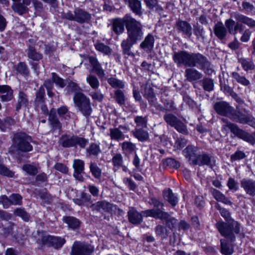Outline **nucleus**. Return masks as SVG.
I'll list each match as a JSON object with an SVG mask.
<instances>
[{
    "instance_id": "680f3d73",
    "label": "nucleus",
    "mask_w": 255,
    "mask_h": 255,
    "mask_svg": "<svg viewBox=\"0 0 255 255\" xmlns=\"http://www.w3.org/2000/svg\"><path fill=\"white\" fill-rule=\"evenodd\" d=\"M203 88L204 90L210 92L214 89V81L210 78H205L202 81Z\"/></svg>"
},
{
    "instance_id": "6e6d98bb",
    "label": "nucleus",
    "mask_w": 255,
    "mask_h": 255,
    "mask_svg": "<svg viewBox=\"0 0 255 255\" xmlns=\"http://www.w3.org/2000/svg\"><path fill=\"white\" fill-rule=\"evenodd\" d=\"M15 70L17 73L24 76H27L29 74L28 68L24 62H21L16 65Z\"/></svg>"
},
{
    "instance_id": "a19ab883",
    "label": "nucleus",
    "mask_w": 255,
    "mask_h": 255,
    "mask_svg": "<svg viewBox=\"0 0 255 255\" xmlns=\"http://www.w3.org/2000/svg\"><path fill=\"white\" fill-rule=\"evenodd\" d=\"M131 10L137 15H141V3L139 0H128L127 1Z\"/></svg>"
},
{
    "instance_id": "f8f14e48",
    "label": "nucleus",
    "mask_w": 255,
    "mask_h": 255,
    "mask_svg": "<svg viewBox=\"0 0 255 255\" xmlns=\"http://www.w3.org/2000/svg\"><path fill=\"white\" fill-rule=\"evenodd\" d=\"M132 17L129 14L125 15L122 18H117L113 20L112 28L117 34H122L125 30L124 26L127 29L128 21L131 20Z\"/></svg>"
},
{
    "instance_id": "4c0bfd02",
    "label": "nucleus",
    "mask_w": 255,
    "mask_h": 255,
    "mask_svg": "<svg viewBox=\"0 0 255 255\" xmlns=\"http://www.w3.org/2000/svg\"><path fill=\"white\" fill-rule=\"evenodd\" d=\"M164 199L172 206H175L178 202V198L170 189L164 190L163 192Z\"/></svg>"
},
{
    "instance_id": "c9c22d12",
    "label": "nucleus",
    "mask_w": 255,
    "mask_h": 255,
    "mask_svg": "<svg viewBox=\"0 0 255 255\" xmlns=\"http://www.w3.org/2000/svg\"><path fill=\"white\" fill-rule=\"evenodd\" d=\"M132 132L133 136L140 141L143 142L149 138L148 132L142 128H135Z\"/></svg>"
},
{
    "instance_id": "39448f33",
    "label": "nucleus",
    "mask_w": 255,
    "mask_h": 255,
    "mask_svg": "<svg viewBox=\"0 0 255 255\" xmlns=\"http://www.w3.org/2000/svg\"><path fill=\"white\" fill-rule=\"evenodd\" d=\"M63 17L69 20L83 24L89 23L91 20L92 15L88 11L83 9L76 8L74 9L73 12L68 11L64 13Z\"/></svg>"
},
{
    "instance_id": "de8ad7c7",
    "label": "nucleus",
    "mask_w": 255,
    "mask_h": 255,
    "mask_svg": "<svg viewBox=\"0 0 255 255\" xmlns=\"http://www.w3.org/2000/svg\"><path fill=\"white\" fill-rule=\"evenodd\" d=\"M63 221L65 222L68 227L72 229H75L80 225L79 221L73 217H64Z\"/></svg>"
},
{
    "instance_id": "052dcab7",
    "label": "nucleus",
    "mask_w": 255,
    "mask_h": 255,
    "mask_svg": "<svg viewBox=\"0 0 255 255\" xmlns=\"http://www.w3.org/2000/svg\"><path fill=\"white\" fill-rule=\"evenodd\" d=\"M114 94L116 101L120 105H125L126 98L124 92L121 90H117Z\"/></svg>"
},
{
    "instance_id": "4be33fe9",
    "label": "nucleus",
    "mask_w": 255,
    "mask_h": 255,
    "mask_svg": "<svg viewBox=\"0 0 255 255\" xmlns=\"http://www.w3.org/2000/svg\"><path fill=\"white\" fill-rule=\"evenodd\" d=\"M89 61L92 66V71L95 72L100 78H103L105 76L104 70L102 68L101 64L96 57L90 56Z\"/></svg>"
},
{
    "instance_id": "e433bc0d",
    "label": "nucleus",
    "mask_w": 255,
    "mask_h": 255,
    "mask_svg": "<svg viewBox=\"0 0 255 255\" xmlns=\"http://www.w3.org/2000/svg\"><path fill=\"white\" fill-rule=\"evenodd\" d=\"M122 151L125 154H129L135 152L136 150L135 144L130 141H124L120 144Z\"/></svg>"
},
{
    "instance_id": "1a4fd4ad",
    "label": "nucleus",
    "mask_w": 255,
    "mask_h": 255,
    "mask_svg": "<svg viewBox=\"0 0 255 255\" xmlns=\"http://www.w3.org/2000/svg\"><path fill=\"white\" fill-rule=\"evenodd\" d=\"M230 119L241 124H247L252 127H255L254 118L245 110L244 111H237L234 109Z\"/></svg>"
},
{
    "instance_id": "2eb2a0df",
    "label": "nucleus",
    "mask_w": 255,
    "mask_h": 255,
    "mask_svg": "<svg viewBox=\"0 0 255 255\" xmlns=\"http://www.w3.org/2000/svg\"><path fill=\"white\" fill-rule=\"evenodd\" d=\"M214 109L217 114L222 116H227L230 118L234 108L226 102H217L214 104Z\"/></svg>"
},
{
    "instance_id": "37998d69",
    "label": "nucleus",
    "mask_w": 255,
    "mask_h": 255,
    "mask_svg": "<svg viewBox=\"0 0 255 255\" xmlns=\"http://www.w3.org/2000/svg\"><path fill=\"white\" fill-rule=\"evenodd\" d=\"M108 84L114 89L117 90L123 89L125 87V82L115 77H110L107 80Z\"/></svg>"
},
{
    "instance_id": "7c9ffc66",
    "label": "nucleus",
    "mask_w": 255,
    "mask_h": 255,
    "mask_svg": "<svg viewBox=\"0 0 255 255\" xmlns=\"http://www.w3.org/2000/svg\"><path fill=\"white\" fill-rule=\"evenodd\" d=\"M101 152L100 144L95 142L90 143L86 149V156L88 157H97Z\"/></svg>"
},
{
    "instance_id": "dca6fc26",
    "label": "nucleus",
    "mask_w": 255,
    "mask_h": 255,
    "mask_svg": "<svg viewBox=\"0 0 255 255\" xmlns=\"http://www.w3.org/2000/svg\"><path fill=\"white\" fill-rule=\"evenodd\" d=\"M199 148L193 145H188L182 151L184 157L188 160L190 164H193L194 160L199 155Z\"/></svg>"
},
{
    "instance_id": "0e129e2a",
    "label": "nucleus",
    "mask_w": 255,
    "mask_h": 255,
    "mask_svg": "<svg viewBox=\"0 0 255 255\" xmlns=\"http://www.w3.org/2000/svg\"><path fill=\"white\" fill-rule=\"evenodd\" d=\"M160 219L161 220H165L166 226L171 230L174 229L177 225V220L174 217H170L169 214L168 218Z\"/></svg>"
},
{
    "instance_id": "5701e85b",
    "label": "nucleus",
    "mask_w": 255,
    "mask_h": 255,
    "mask_svg": "<svg viewBox=\"0 0 255 255\" xmlns=\"http://www.w3.org/2000/svg\"><path fill=\"white\" fill-rule=\"evenodd\" d=\"M92 210L97 211H104L109 212L112 210L113 205L105 200L98 201L94 204H92L90 207Z\"/></svg>"
},
{
    "instance_id": "f03ea898",
    "label": "nucleus",
    "mask_w": 255,
    "mask_h": 255,
    "mask_svg": "<svg viewBox=\"0 0 255 255\" xmlns=\"http://www.w3.org/2000/svg\"><path fill=\"white\" fill-rule=\"evenodd\" d=\"M221 121L223 124L222 127L223 130L227 131L230 129L238 137L252 144L255 143V132L250 134L242 129L240 128L237 125L230 122L226 119L222 118Z\"/></svg>"
},
{
    "instance_id": "13d9d810",
    "label": "nucleus",
    "mask_w": 255,
    "mask_h": 255,
    "mask_svg": "<svg viewBox=\"0 0 255 255\" xmlns=\"http://www.w3.org/2000/svg\"><path fill=\"white\" fill-rule=\"evenodd\" d=\"M165 122L171 127H173L179 119L174 115L170 113L165 114L163 116Z\"/></svg>"
},
{
    "instance_id": "3c124183",
    "label": "nucleus",
    "mask_w": 255,
    "mask_h": 255,
    "mask_svg": "<svg viewBox=\"0 0 255 255\" xmlns=\"http://www.w3.org/2000/svg\"><path fill=\"white\" fill-rule=\"evenodd\" d=\"M14 123V120L10 117H6L3 121L0 119V129L2 131H5L6 129L10 128Z\"/></svg>"
},
{
    "instance_id": "f704fd0d",
    "label": "nucleus",
    "mask_w": 255,
    "mask_h": 255,
    "mask_svg": "<svg viewBox=\"0 0 255 255\" xmlns=\"http://www.w3.org/2000/svg\"><path fill=\"white\" fill-rule=\"evenodd\" d=\"M221 253L224 255H231L234 252V246L225 239L220 240Z\"/></svg>"
},
{
    "instance_id": "393cba45",
    "label": "nucleus",
    "mask_w": 255,
    "mask_h": 255,
    "mask_svg": "<svg viewBox=\"0 0 255 255\" xmlns=\"http://www.w3.org/2000/svg\"><path fill=\"white\" fill-rule=\"evenodd\" d=\"M13 91L8 85H0V97L2 102H8L13 98Z\"/></svg>"
},
{
    "instance_id": "ea45409f",
    "label": "nucleus",
    "mask_w": 255,
    "mask_h": 255,
    "mask_svg": "<svg viewBox=\"0 0 255 255\" xmlns=\"http://www.w3.org/2000/svg\"><path fill=\"white\" fill-rule=\"evenodd\" d=\"M112 162L113 165V170L115 171L119 170L123 164L124 159L123 155L120 153L115 154L112 159Z\"/></svg>"
},
{
    "instance_id": "423d86ee",
    "label": "nucleus",
    "mask_w": 255,
    "mask_h": 255,
    "mask_svg": "<svg viewBox=\"0 0 255 255\" xmlns=\"http://www.w3.org/2000/svg\"><path fill=\"white\" fill-rule=\"evenodd\" d=\"M75 105L85 116H89L92 113L90 100L83 93L76 92L73 97Z\"/></svg>"
},
{
    "instance_id": "49530a36",
    "label": "nucleus",
    "mask_w": 255,
    "mask_h": 255,
    "mask_svg": "<svg viewBox=\"0 0 255 255\" xmlns=\"http://www.w3.org/2000/svg\"><path fill=\"white\" fill-rule=\"evenodd\" d=\"M94 46L97 51L103 53L105 55H109L111 54L112 52V49L109 46L104 44L99 40L95 43Z\"/></svg>"
},
{
    "instance_id": "c85d7f7f",
    "label": "nucleus",
    "mask_w": 255,
    "mask_h": 255,
    "mask_svg": "<svg viewBox=\"0 0 255 255\" xmlns=\"http://www.w3.org/2000/svg\"><path fill=\"white\" fill-rule=\"evenodd\" d=\"M28 104V98L27 94L23 91L20 90L18 92L15 109L18 111L22 107H26Z\"/></svg>"
},
{
    "instance_id": "338daca9",
    "label": "nucleus",
    "mask_w": 255,
    "mask_h": 255,
    "mask_svg": "<svg viewBox=\"0 0 255 255\" xmlns=\"http://www.w3.org/2000/svg\"><path fill=\"white\" fill-rule=\"evenodd\" d=\"M14 214L15 215L21 217L25 221H27L29 220V216L23 209H16L14 211Z\"/></svg>"
},
{
    "instance_id": "a18cd8bd",
    "label": "nucleus",
    "mask_w": 255,
    "mask_h": 255,
    "mask_svg": "<svg viewBox=\"0 0 255 255\" xmlns=\"http://www.w3.org/2000/svg\"><path fill=\"white\" fill-rule=\"evenodd\" d=\"M86 82L93 90H98L100 86L99 80L98 78L94 75H88L86 78Z\"/></svg>"
},
{
    "instance_id": "0eeeda50",
    "label": "nucleus",
    "mask_w": 255,
    "mask_h": 255,
    "mask_svg": "<svg viewBox=\"0 0 255 255\" xmlns=\"http://www.w3.org/2000/svg\"><path fill=\"white\" fill-rule=\"evenodd\" d=\"M197 67L208 74L212 71L211 63L207 57L200 53H191L189 67Z\"/></svg>"
},
{
    "instance_id": "6ab92c4d",
    "label": "nucleus",
    "mask_w": 255,
    "mask_h": 255,
    "mask_svg": "<svg viewBox=\"0 0 255 255\" xmlns=\"http://www.w3.org/2000/svg\"><path fill=\"white\" fill-rule=\"evenodd\" d=\"M73 167L74 171L73 173L74 177L77 180L82 181L83 176L82 175L84 173L85 169V162L83 160L77 159L73 161Z\"/></svg>"
},
{
    "instance_id": "412c9836",
    "label": "nucleus",
    "mask_w": 255,
    "mask_h": 255,
    "mask_svg": "<svg viewBox=\"0 0 255 255\" xmlns=\"http://www.w3.org/2000/svg\"><path fill=\"white\" fill-rule=\"evenodd\" d=\"M128 216L129 222L134 225L139 224L142 221V217L144 216L143 211L138 212L134 208H129L128 212Z\"/></svg>"
},
{
    "instance_id": "5fc2aeb1",
    "label": "nucleus",
    "mask_w": 255,
    "mask_h": 255,
    "mask_svg": "<svg viewBox=\"0 0 255 255\" xmlns=\"http://www.w3.org/2000/svg\"><path fill=\"white\" fill-rule=\"evenodd\" d=\"M240 62L245 71H247L249 70H253L255 68V65L253 61L250 59L241 58L240 59Z\"/></svg>"
},
{
    "instance_id": "f257e3e1",
    "label": "nucleus",
    "mask_w": 255,
    "mask_h": 255,
    "mask_svg": "<svg viewBox=\"0 0 255 255\" xmlns=\"http://www.w3.org/2000/svg\"><path fill=\"white\" fill-rule=\"evenodd\" d=\"M215 207L220 211L221 216L228 222H218L216 224V227L222 236L231 242H234L236 240V235L240 233V224L234 220L229 222L231 217L229 211L221 208L219 204H217Z\"/></svg>"
},
{
    "instance_id": "aec40b11",
    "label": "nucleus",
    "mask_w": 255,
    "mask_h": 255,
    "mask_svg": "<svg viewBox=\"0 0 255 255\" xmlns=\"http://www.w3.org/2000/svg\"><path fill=\"white\" fill-rule=\"evenodd\" d=\"M241 186L247 194L251 196H255V180L243 178L241 181Z\"/></svg>"
},
{
    "instance_id": "c756f323",
    "label": "nucleus",
    "mask_w": 255,
    "mask_h": 255,
    "mask_svg": "<svg viewBox=\"0 0 255 255\" xmlns=\"http://www.w3.org/2000/svg\"><path fill=\"white\" fill-rule=\"evenodd\" d=\"M210 191L214 198L217 201L221 202L226 205H231L232 204V202L230 200V199L226 197V196L220 191L213 188H211L210 189Z\"/></svg>"
},
{
    "instance_id": "bf43d9fd",
    "label": "nucleus",
    "mask_w": 255,
    "mask_h": 255,
    "mask_svg": "<svg viewBox=\"0 0 255 255\" xmlns=\"http://www.w3.org/2000/svg\"><path fill=\"white\" fill-rule=\"evenodd\" d=\"M22 168L24 171L26 172L27 174L31 176H34L38 173L37 168L32 164H24Z\"/></svg>"
},
{
    "instance_id": "7ed1b4c3",
    "label": "nucleus",
    "mask_w": 255,
    "mask_h": 255,
    "mask_svg": "<svg viewBox=\"0 0 255 255\" xmlns=\"http://www.w3.org/2000/svg\"><path fill=\"white\" fill-rule=\"evenodd\" d=\"M128 22L127 30L128 37L126 40L136 44L141 40L143 37V25L139 21L136 20L133 17L131 21Z\"/></svg>"
},
{
    "instance_id": "c03bdc74",
    "label": "nucleus",
    "mask_w": 255,
    "mask_h": 255,
    "mask_svg": "<svg viewBox=\"0 0 255 255\" xmlns=\"http://www.w3.org/2000/svg\"><path fill=\"white\" fill-rule=\"evenodd\" d=\"M60 143L63 147L70 148L74 147V135H63L60 139Z\"/></svg>"
},
{
    "instance_id": "ddd939ff",
    "label": "nucleus",
    "mask_w": 255,
    "mask_h": 255,
    "mask_svg": "<svg viewBox=\"0 0 255 255\" xmlns=\"http://www.w3.org/2000/svg\"><path fill=\"white\" fill-rule=\"evenodd\" d=\"M190 53L184 50L176 52L173 54V60L178 67H189Z\"/></svg>"
},
{
    "instance_id": "2f4dec72",
    "label": "nucleus",
    "mask_w": 255,
    "mask_h": 255,
    "mask_svg": "<svg viewBox=\"0 0 255 255\" xmlns=\"http://www.w3.org/2000/svg\"><path fill=\"white\" fill-rule=\"evenodd\" d=\"M154 38L153 36L149 33L145 37L143 41L140 44V48L146 50L150 51L154 47Z\"/></svg>"
},
{
    "instance_id": "72a5a7b5",
    "label": "nucleus",
    "mask_w": 255,
    "mask_h": 255,
    "mask_svg": "<svg viewBox=\"0 0 255 255\" xmlns=\"http://www.w3.org/2000/svg\"><path fill=\"white\" fill-rule=\"evenodd\" d=\"M25 52L28 58L32 61H38L42 58V55L37 52L33 46L29 45Z\"/></svg>"
},
{
    "instance_id": "774afa93",
    "label": "nucleus",
    "mask_w": 255,
    "mask_h": 255,
    "mask_svg": "<svg viewBox=\"0 0 255 255\" xmlns=\"http://www.w3.org/2000/svg\"><path fill=\"white\" fill-rule=\"evenodd\" d=\"M144 97L148 101L149 104L153 103V101L156 99L155 94L151 88L145 89Z\"/></svg>"
},
{
    "instance_id": "f3484780",
    "label": "nucleus",
    "mask_w": 255,
    "mask_h": 255,
    "mask_svg": "<svg viewBox=\"0 0 255 255\" xmlns=\"http://www.w3.org/2000/svg\"><path fill=\"white\" fill-rule=\"evenodd\" d=\"M31 0H22V2H12L11 9L19 15H22L29 11L28 6L30 4Z\"/></svg>"
},
{
    "instance_id": "bb28decb",
    "label": "nucleus",
    "mask_w": 255,
    "mask_h": 255,
    "mask_svg": "<svg viewBox=\"0 0 255 255\" xmlns=\"http://www.w3.org/2000/svg\"><path fill=\"white\" fill-rule=\"evenodd\" d=\"M120 128L127 129V128L126 126L122 125H120L118 128H111L109 129V135L112 140L120 141L125 139V135L120 130Z\"/></svg>"
},
{
    "instance_id": "a211bd4d",
    "label": "nucleus",
    "mask_w": 255,
    "mask_h": 255,
    "mask_svg": "<svg viewBox=\"0 0 255 255\" xmlns=\"http://www.w3.org/2000/svg\"><path fill=\"white\" fill-rule=\"evenodd\" d=\"M193 165H198L199 166L207 165L212 166L215 165V160L214 158L210 154L206 153L199 154L196 160H193Z\"/></svg>"
},
{
    "instance_id": "09e8293b",
    "label": "nucleus",
    "mask_w": 255,
    "mask_h": 255,
    "mask_svg": "<svg viewBox=\"0 0 255 255\" xmlns=\"http://www.w3.org/2000/svg\"><path fill=\"white\" fill-rule=\"evenodd\" d=\"M48 121L53 130H60L61 129L62 125L56 115L50 114Z\"/></svg>"
},
{
    "instance_id": "4468645a",
    "label": "nucleus",
    "mask_w": 255,
    "mask_h": 255,
    "mask_svg": "<svg viewBox=\"0 0 255 255\" xmlns=\"http://www.w3.org/2000/svg\"><path fill=\"white\" fill-rule=\"evenodd\" d=\"M177 31L181 33L185 38H190L192 35V27L190 23L187 21L178 19L175 23Z\"/></svg>"
},
{
    "instance_id": "9b49d317",
    "label": "nucleus",
    "mask_w": 255,
    "mask_h": 255,
    "mask_svg": "<svg viewBox=\"0 0 255 255\" xmlns=\"http://www.w3.org/2000/svg\"><path fill=\"white\" fill-rule=\"evenodd\" d=\"M41 241L44 245L53 247L55 249L61 248L66 242V240L64 238L50 235L43 236L41 239Z\"/></svg>"
},
{
    "instance_id": "79ce46f5",
    "label": "nucleus",
    "mask_w": 255,
    "mask_h": 255,
    "mask_svg": "<svg viewBox=\"0 0 255 255\" xmlns=\"http://www.w3.org/2000/svg\"><path fill=\"white\" fill-rule=\"evenodd\" d=\"M90 171L92 176L96 179L100 180L102 177V169L94 162H91L89 166Z\"/></svg>"
},
{
    "instance_id": "9d476101",
    "label": "nucleus",
    "mask_w": 255,
    "mask_h": 255,
    "mask_svg": "<svg viewBox=\"0 0 255 255\" xmlns=\"http://www.w3.org/2000/svg\"><path fill=\"white\" fill-rule=\"evenodd\" d=\"M94 251V247L92 245L79 241L73 243L70 255H91Z\"/></svg>"
},
{
    "instance_id": "4d7b16f0",
    "label": "nucleus",
    "mask_w": 255,
    "mask_h": 255,
    "mask_svg": "<svg viewBox=\"0 0 255 255\" xmlns=\"http://www.w3.org/2000/svg\"><path fill=\"white\" fill-rule=\"evenodd\" d=\"M134 122L138 127L144 128L147 127V117L137 116L134 118Z\"/></svg>"
},
{
    "instance_id": "473e14b6",
    "label": "nucleus",
    "mask_w": 255,
    "mask_h": 255,
    "mask_svg": "<svg viewBox=\"0 0 255 255\" xmlns=\"http://www.w3.org/2000/svg\"><path fill=\"white\" fill-rule=\"evenodd\" d=\"M232 16L239 22H242L251 27H255V20L251 18L239 13H234L232 14Z\"/></svg>"
},
{
    "instance_id": "cd10ccee",
    "label": "nucleus",
    "mask_w": 255,
    "mask_h": 255,
    "mask_svg": "<svg viewBox=\"0 0 255 255\" xmlns=\"http://www.w3.org/2000/svg\"><path fill=\"white\" fill-rule=\"evenodd\" d=\"M214 32L215 35L220 40L225 39L227 35V30L223 22L218 21L214 27Z\"/></svg>"
},
{
    "instance_id": "603ef678",
    "label": "nucleus",
    "mask_w": 255,
    "mask_h": 255,
    "mask_svg": "<svg viewBox=\"0 0 255 255\" xmlns=\"http://www.w3.org/2000/svg\"><path fill=\"white\" fill-rule=\"evenodd\" d=\"M88 139L77 135H74V147L79 146L81 148H84L88 143Z\"/></svg>"
},
{
    "instance_id": "b1692460",
    "label": "nucleus",
    "mask_w": 255,
    "mask_h": 255,
    "mask_svg": "<svg viewBox=\"0 0 255 255\" xmlns=\"http://www.w3.org/2000/svg\"><path fill=\"white\" fill-rule=\"evenodd\" d=\"M185 77L187 81L192 82L201 79L203 75L197 69L193 68H189L185 70Z\"/></svg>"
},
{
    "instance_id": "69168bd1",
    "label": "nucleus",
    "mask_w": 255,
    "mask_h": 255,
    "mask_svg": "<svg viewBox=\"0 0 255 255\" xmlns=\"http://www.w3.org/2000/svg\"><path fill=\"white\" fill-rule=\"evenodd\" d=\"M11 205H20L22 204V197L18 194H12L9 196Z\"/></svg>"
},
{
    "instance_id": "58836bf2",
    "label": "nucleus",
    "mask_w": 255,
    "mask_h": 255,
    "mask_svg": "<svg viewBox=\"0 0 255 255\" xmlns=\"http://www.w3.org/2000/svg\"><path fill=\"white\" fill-rule=\"evenodd\" d=\"M146 7L161 14L163 9L159 4L158 0H143Z\"/></svg>"
},
{
    "instance_id": "8fccbe9b",
    "label": "nucleus",
    "mask_w": 255,
    "mask_h": 255,
    "mask_svg": "<svg viewBox=\"0 0 255 255\" xmlns=\"http://www.w3.org/2000/svg\"><path fill=\"white\" fill-rule=\"evenodd\" d=\"M155 232L157 237L161 238L162 239H165L168 236V232L166 227L158 225L155 228Z\"/></svg>"
},
{
    "instance_id": "a878e982",
    "label": "nucleus",
    "mask_w": 255,
    "mask_h": 255,
    "mask_svg": "<svg viewBox=\"0 0 255 255\" xmlns=\"http://www.w3.org/2000/svg\"><path fill=\"white\" fill-rule=\"evenodd\" d=\"M134 44L126 39L122 41V54L125 59H128L129 57L133 58L135 56L134 53L131 51V48Z\"/></svg>"
},
{
    "instance_id": "6e6552de",
    "label": "nucleus",
    "mask_w": 255,
    "mask_h": 255,
    "mask_svg": "<svg viewBox=\"0 0 255 255\" xmlns=\"http://www.w3.org/2000/svg\"><path fill=\"white\" fill-rule=\"evenodd\" d=\"M31 141V137L25 133H17L13 140L14 146L23 152H28L32 150V146L30 144Z\"/></svg>"
},
{
    "instance_id": "864d4df0",
    "label": "nucleus",
    "mask_w": 255,
    "mask_h": 255,
    "mask_svg": "<svg viewBox=\"0 0 255 255\" xmlns=\"http://www.w3.org/2000/svg\"><path fill=\"white\" fill-rule=\"evenodd\" d=\"M193 32L198 39H201L202 41L205 40V36L204 28L199 24L194 25Z\"/></svg>"
},
{
    "instance_id": "e2e57ef3",
    "label": "nucleus",
    "mask_w": 255,
    "mask_h": 255,
    "mask_svg": "<svg viewBox=\"0 0 255 255\" xmlns=\"http://www.w3.org/2000/svg\"><path fill=\"white\" fill-rule=\"evenodd\" d=\"M173 127L174 128L179 132L182 134H187L188 133L186 126L180 120L176 122Z\"/></svg>"
},
{
    "instance_id": "20e7f679",
    "label": "nucleus",
    "mask_w": 255,
    "mask_h": 255,
    "mask_svg": "<svg viewBox=\"0 0 255 255\" xmlns=\"http://www.w3.org/2000/svg\"><path fill=\"white\" fill-rule=\"evenodd\" d=\"M149 204L154 208L143 211L144 217H151L155 219H166L168 217V213L163 210L164 204L155 198L150 199Z\"/></svg>"
}]
</instances>
